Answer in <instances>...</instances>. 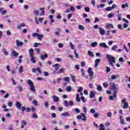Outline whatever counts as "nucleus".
<instances>
[{"instance_id":"nucleus-1","label":"nucleus","mask_w":130,"mask_h":130,"mask_svg":"<svg viewBox=\"0 0 130 130\" xmlns=\"http://www.w3.org/2000/svg\"><path fill=\"white\" fill-rule=\"evenodd\" d=\"M106 58L108 59V61L111 67H114V65L113 63H115V58H114L113 56L110 55L109 54H107Z\"/></svg>"},{"instance_id":"nucleus-28","label":"nucleus","mask_w":130,"mask_h":130,"mask_svg":"<svg viewBox=\"0 0 130 130\" xmlns=\"http://www.w3.org/2000/svg\"><path fill=\"white\" fill-rule=\"evenodd\" d=\"M128 7V4L127 3H125V4H123L121 6L122 9H125V8Z\"/></svg>"},{"instance_id":"nucleus-44","label":"nucleus","mask_w":130,"mask_h":130,"mask_svg":"<svg viewBox=\"0 0 130 130\" xmlns=\"http://www.w3.org/2000/svg\"><path fill=\"white\" fill-rule=\"evenodd\" d=\"M105 7V4H101V5H97V8L100 9V8H104Z\"/></svg>"},{"instance_id":"nucleus-15","label":"nucleus","mask_w":130,"mask_h":130,"mask_svg":"<svg viewBox=\"0 0 130 130\" xmlns=\"http://www.w3.org/2000/svg\"><path fill=\"white\" fill-rule=\"evenodd\" d=\"M100 61H101V60L99 58H98L96 59L94 61V67L95 68H97V67H98V64H99V62H100Z\"/></svg>"},{"instance_id":"nucleus-51","label":"nucleus","mask_w":130,"mask_h":130,"mask_svg":"<svg viewBox=\"0 0 130 130\" xmlns=\"http://www.w3.org/2000/svg\"><path fill=\"white\" fill-rule=\"evenodd\" d=\"M10 96V94L9 93H6L4 95V97L5 99H7V98H9Z\"/></svg>"},{"instance_id":"nucleus-34","label":"nucleus","mask_w":130,"mask_h":130,"mask_svg":"<svg viewBox=\"0 0 130 130\" xmlns=\"http://www.w3.org/2000/svg\"><path fill=\"white\" fill-rule=\"evenodd\" d=\"M12 54H13L14 56H15V57H17V56L19 55V53L17 52L16 51H13Z\"/></svg>"},{"instance_id":"nucleus-40","label":"nucleus","mask_w":130,"mask_h":130,"mask_svg":"<svg viewBox=\"0 0 130 130\" xmlns=\"http://www.w3.org/2000/svg\"><path fill=\"white\" fill-rule=\"evenodd\" d=\"M97 90L98 91H99L100 92H101V91H102V90H103L102 86H101V85H98Z\"/></svg>"},{"instance_id":"nucleus-57","label":"nucleus","mask_w":130,"mask_h":130,"mask_svg":"<svg viewBox=\"0 0 130 130\" xmlns=\"http://www.w3.org/2000/svg\"><path fill=\"white\" fill-rule=\"evenodd\" d=\"M48 106H49V104L48 103V102H46L45 103V107L46 108H48Z\"/></svg>"},{"instance_id":"nucleus-10","label":"nucleus","mask_w":130,"mask_h":130,"mask_svg":"<svg viewBox=\"0 0 130 130\" xmlns=\"http://www.w3.org/2000/svg\"><path fill=\"white\" fill-rule=\"evenodd\" d=\"M22 27H26V23L24 22L20 23L19 25L17 26V29L20 30Z\"/></svg>"},{"instance_id":"nucleus-60","label":"nucleus","mask_w":130,"mask_h":130,"mask_svg":"<svg viewBox=\"0 0 130 130\" xmlns=\"http://www.w3.org/2000/svg\"><path fill=\"white\" fill-rule=\"evenodd\" d=\"M21 124H24V125H27V122L26 121L22 120L21 121Z\"/></svg>"},{"instance_id":"nucleus-42","label":"nucleus","mask_w":130,"mask_h":130,"mask_svg":"<svg viewBox=\"0 0 130 130\" xmlns=\"http://www.w3.org/2000/svg\"><path fill=\"white\" fill-rule=\"evenodd\" d=\"M32 104H34V105H35L36 106H38V102L36 100H34L32 101Z\"/></svg>"},{"instance_id":"nucleus-32","label":"nucleus","mask_w":130,"mask_h":130,"mask_svg":"<svg viewBox=\"0 0 130 130\" xmlns=\"http://www.w3.org/2000/svg\"><path fill=\"white\" fill-rule=\"evenodd\" d=\"M117 17H118V21H121V18H122V14H118L117 15Z\"/></svg>"},{"instance_id":"nucleus-22","label":"nucleus","mask_w":130,"mask_h":130,"mask_svg":"<svg viewBox=\"0 0 130 130\" xmlns=\"http://www.w3.org/2000/svg\"><path fill=\"white\" fill-rule=\"evenodd\" d=\"M95 93L93 91L91 90L90 91V93L89 94V97L90 98H94L95 97Z\"/></svg>"},{"instance_id":"nucleus-58","label":"nucleus","mask_w":130,"mask_h":130,"mask_svg":"<svg viewBox=\"0 0 130 130\" xmlns=\"http://www.w3.org/2000/svg\"><path fill=\"white\" fill-rule=\"evenodd\" d=\"M123 47L124 48V49H125L126 52H129V51H128V50H127V48L126 47V46H125V45H123Z\"/></svg>"},{"instance_id":"nucleus-49","label":"nucleus","mask_w":130,"mask_h":130,"mask_svg":"<svg viewBox=\"0 0 130 130\" xmlns=\"http://www.w3.org/2000/svg\"><path fill=\"white\" fill-rule=\"evenodd\" d=\"M84 11L86 12V13H89V12H90V8H89V7H85L84 8Z\"/></svg>"},{"instance_id":"nucleus-54","label":"nucleus","mask_w":130,"mask_h":130,"mask_svg":"<svg viewBox=\"0 0 130 130\" xmlns=\"http://www.w3.org/2000/svg\"><path fill=\"white\" fill-rule=\"evenodd\" d=\"M103 85L104 88H107V87H108V84L106 82L104 83Z\"/></svg>"},{"instance_id":"nucleus-46","label":"nucleus","mask_w":130,"mask_h":130,"mask_svg":"<svg viewBox=\"0 0 130 130\" xmlns=\"http://www.w3.org/2000/svg\"><path fill=\"white\" fill-rule=\"evenodd\" d=\"M74 102L73 101H70L69 102V106H73Z\"/></svg>"},{"instance_id":"nucleus-18","label":"nucleus","mask_w":130,"mask_h":130,"mask_svg":"<svg viewBox=\"0 0 130 130\" xmlns=\"http://www.w3.org/2000/svg\"><path fill=\"white\" fill-rule=\"evenodd\" d=\"M29 54L30 55V56H34V50H33L32 48H30L29 51Z\"/></svg>"},{"instance_id":"nucleus-4","label":"nucleus","mask_w":130,"mask_h":130,"mask_svg":"<svg viewBox=\"0 0 130 130\" xmlns=\"http://www.w3.org/2000/svg\"><path fill=\"white\" fill-rule=\"evenodd\" d=\"M77 119L78 120L82 119L83 121H87V117L85 115L84 113H81L80 115L77 116Z\"/></svg>"},{"instance_id":"nucleus-43","label":"nucleus","mask_w":130,"mask_h":130,"mask_svg":"<svg viewBox=\"0 0 130 130\" xmlns=\"http://www.w3.org/2000/svg\"><path fill=\"white\" fill-rule=\"evenodd\" d=\"M64 82H69L70 78L69 77H66L63 79Z\"/></svg>"},{"instance_id":"nucleus-23","label":"nucleus","mask_w":130,"mask_h":130,"mask_svg":"<svg viewBox=\"0 0 130 130\" xmlns=\"http://www.w3.org/2000/svg\"><path fill=\"white\" fill-rule=\"evenodd\" d=\"M59 64L58 63L55 64L52 66V68H55V71H58V69H59Z\"/></svg>"},{"instance_id":"nucleus-39","label":"nucleus","mask_w":130,"mask_h":130,"mask_svg":"<svg viewBox=\"0 0 130 130\" xmlns=\"http://www.w3.org/2000/svg\"><path fill=\"white\" fill-rule=\"evenodd\" d=\"M33 13L34 16H38V15H39V11H38V10H35Z\"/></svg>"},{"instance_id":"nucleus-21","label":"nucleus","mask_w":130,"mask_h":130,"mask_svg":"<svg viewBox=\"0 0 130 130\" xmlns=\"http://www.w3.org/2000/svg\"><path fill=\"white\" fill-rule=\"evenodd\" d=\"M30 61L32 63H36V57L34 56H30Z\"/></svg>"},{"instance_id":"nucleus-35","label":"nucleus","mask_w":130,"mask_h":130,"mask_svg":"<svg viewBox=\"0 0 130 130\" xmlns=\"http://www.w3.org/2000/svg\"><path fill=\"white\" fill-rule=\"evenodd\" d=\"M63 104L64 106H66V107H69V102L68 101H64L63 103Z\"/></svg>"},{"instance_id":"nucleus-24","label":"nucleus","mask_w":130,"mask_h":130,"mask_svg":"<svg viewBox=\"0 0 130 130\" xmlns=\"http://www.w3.org/2000/svg\"><path fill=\"white\" fill-rule=\"evenodd\" d=\"M76 101L77 102H81V99H80V95L79 93H77L76 94Z\"/></svg>"},{"instance_id":"nucleus-16","label":"nucleus","mask_w":130,"mask_h":130,"mask_svg":"<svg viewBox=\"0 0 130 130\" xmlns=\"http://www.w3.org/2000/svg\"><path fill=\"white\" fill-rule=\"evenodd\" d=\"M16 43L18 47H19V46H23V43L22 42H20V40H17L16 41Z\"/></svg>"},{"instance_id":"nucleus-47","label":"nucleus","mask_w":130,"mask_h":130,"mask_svg":"<svg viewBox=\"0 0 130 130\" xmlns=\"http://www.w3.org/2000/svg\"><path fill=\"white\" fill-rule=\"evenodd\" d=\"M32 117V118H38V116H37V114L33 113Z\"/></svg>"},{"instance_id":"nucleus-31","label":"nucleus","mask_w":130,"mask_h":130,"mask_svg":"<svg viewBox=\"0 0 130 130\" xmlns=\"http://www.w3.org/2000/svg\"><path fill=\"white\" fill-rule=\"evenodd\" d=\"M128 107V103H127V102H125L123 104V108H124V109H126V108H127Z\"/></svg>"},{"instance_id":"nucleus-62","label":"nucleus","mask_w":130,"mask_h":130,"mask_svg":"<svg viewBox=\"0 0 130 130\" xmlns=\"http://www.w3.org/2000/svg\"><path fill=\"white\" fill-rule=\"evenodd\" d=\"M8 104L9 107H12V106H13V103H12V102H9Z\"/></svg>"},{"instance_id":"nucleus-14","label":"nucleus","mask_w":130,"mask_h":130,"mask_svg":"<svg viewBox=\"0 0 130 130\" xmlns=\"http://www.w3.org/2000/svg\"><path fill=\"white\" fill-rule=\"evenodd\" d=\"M99 32L101 35L103 36L104 34H105V30L103 29L102 27H99Z\"/></svg>"},{"instance_id":"nucleus-55","label":"nucleus","mask_w":130,"mask_h":130,"mask_svg":"<svg viewBox=\"0 0 130 130\" xmlns=\"http://www.w3.org/2000/svg\"><path fill=\"white\" fill-rule=\"evenodd\" d=\"M36 52L37 54H39V53H40V49L36 48Z\"/></svg>"},{"instance_id":"nucleus-38","label":"nucleus","mask_w":130,"mask_h":130,"mask_svg":"<svg viewBox=\"0 0 130 130\" xmlns=\"http://www.w3.org/2000/svg\"><path fill=\"white\" fill-rule=\"evenodd\" d=\"M66 90L67 92H71L72 91V87L71 86H68L66 87Z\"/></svg>"},{"instance_id":"nucleus-19","label":"nucleus","mask_w":130,"mask_h":130,"mask_svg":"<svg viewBox=\"0 0 130 130\" xmlns=\"http://www.w3.org/2000/svg\"><path fill=\"white\" fill-rule=\"evenodd\" d=\"M61 115L62 116H64V117H66V116L70 117V116H71V114H70V112H65L64 113H62L61 114Z\"/></svg>"},{"instance_id":"nucleus-5","label":"nucleus","mask_w":130,"mask_h":130,"mask_svg":"<svg viewBox=\"0 0 130 130\" xmlns=\"http://www.w3.org/2000/svg\"><path fill=\"white\" fill-rule=\"evenodd\" d=\"M87 73H88L89 76L90 77V80L93 79V76H94V72H93V69L92 68H89L87 70Z\"/></svg>"},{"instance_id":"nucleus-59","label":"nucleus","mask_w":130,"mask_h":130,"mask_svg":"<svg viewBox=\"0 0 130 130\" xmlns=\"http://www.w3.org/2000/svg\"><path fill=\"white\" fill-rule=\"evenodd\" d=\"M62 73H63V69H62V68L59 70V71L57 72V74H61Z\"/></svg>"},{"instance_id":"nucleus-64","label":"nucleus","mask_w":130,"mask_h":130,"mask_svg":"<svg viewBox=\"0 0 130 130\" xmlns=\"http://www.w3.org/2000/svg\"><path fill=\"white\" fill-rule=\"evenodd\" d=\"M113 15H114V14L110 13L108 15V17L110 19L111 18H112V17H113Z\"/></svg>"},{"instance_id":"nucleus-29","label":"nucleus","mask_w":130,"mask_h":130,"mask_svg":"<svg viewBox=\"0 0 130 130\" xmlns=\"http://www.w3.org/2000/svg\"><path fill=\"white\" fill-rule=\"evenodd\" d=\"M17 88L18 89L19 92L23 91V87L22 86H21V85H17Z\"/></svg>"},{"instance_id":"nucleus-2","label":"nucleus","mask_w":130,"mask_h":130,"mask_svg":"<svg viewBox=\"0 0 130 130\" xmlns=\"http://www.w3.org/2000/svg\"><path fill=\"white\" fill-rule=\"evenodd\" d=\"M27 84L30 87V91L35 93V92H36V89H35V87H34V83L31 80L28 79L27 80Z\"/></svg>"},{"instance_id":"nucleus-6","label":"nucleus","mask_w":130,"mask_h":130,"mask_svg":"<svg viewBox=\"0 0 130 130\" xmlns=\"http://www.w3.org/2000/svg\"><path fill=\"white\" fill-rule=\"evenodd\" d=\"M110 90H113V91H115V90H117L118 88L115 86V83L110 82Z\"/></svg>"},{"instance_id":"nucleus-30","label":"nucleus","mask_w":130,"mask_h":130,"mask_svg":"<svg viewBox=\"0 0 130 130\" xmlns=\"http://www.w3.org/2000/svg\"><path fill=\"white\" fill-rule=\"evenodd\" d=\"M70 77H71V79L74 83H76V82H77L76 80V77L75 76L71 75Z\"/></svg>"},{"instance_id":"nucleus-20","label":"nucleus","mask_w":130,"mask_h":130,"mask_svg":"<svg viewBox=\"0 0 130 130\" xmlns=\"http://www.w3.org/2000/svg\"><path fill=\"white\" fill-rule=\"evenodd\" d=\"M52 98L54 102H58L59 100V98H58V96H56V95H53Z\"/></svg>"},{"instance_id":"nucleus-41","label":"nucleus","mask_w":130,"mask_h":130,"mask_svg":"<svg viewBox=\"0 0 130 130\" xmlns=\"http://www.w3.org/2000/svg\"><path fill=\"white\" fill-rule=\"evenodd\" d=\"M114 91V93L113 94V97L114 98H116L117 95L116 94V93H117V90H113Z\"/></svg>"},{"instance_id":"nucleus-37","label":"nucleus","mask_w":130,"mask_h":130,"mask_svg":"<svg viewBox=\"0 0 130 130\" xmlns=\"http://www.w3.org/2000/svg\"><path fill=\"white\" fill-rule=\"evenodd\" d=\"M78 28L80 30H82V31H84V30H85V27L82 25H79Z\"/></svg>"},{"instance_id":"nucleus-8","label":"nucleus","mask_w":130,"mask_h":130,"mask_svg":"<svg viewBox=\"0 0 130 130\" xmlns=\"http://www.w3.org/2000/svg\"><path fill=\"white\" fill-rule=\"evenodd\" d=\"M15 106L17 109H21L22 108V104L20 102L15 103Z\"/></svg>"},{"instance_id":"nucleus-25","label":"nucleus","mask_w":130,"mask_h":130,"mask_svg":"<svg viewBox=\"0 0 130 130\" xmlns=\"http://www.w3.org/2000/svg\"><path fill=\"white\" fill-rule=\"evenodd\" d=\"M91 47H95L96 46H97V45H98V43H97V42H94L92 43L91 44Z\"/></svg>"},{"instance_id":"nucleus-50","label":"nucleus","mask_w":130,"mask_h":130,"mask_svg":"<svg viewBox=\"0 0 130 130\" xmlns=\"http://www.w3.org/2000/svg\"><path fill=\"white\" fill-rule=\"evenodd\" d=\"M81 73L82 75V76H83V77L85 76V70L83 69H81Z\"/></svg>"},{"instance_id":"nucleus-61","label":"nucleus","mask_w":130,"mask_h":130,"mask_svg":"<svg viewBox=\"0 0 130 130\" xmlns=\"http://www.w3.org/2000/svg\"><path fill=\"white\" fill-rule=\"evenodd\" d=\"M90 113L94 114L96 112V111H95V109H90Z\"/></svg>"},{"instance_id":"nucleus-36","label":"nucleus","mask_w":130,"mask_h":130,"mask_svg":"<svg viewBox=\"0 0 130 130\" xmlns=\"http://www.w3.org/2000/svg\"><path fill=\"white\" fill-rule=\"evenodd\" d=\"M100 130H105V127L104 126V124H101L100 125Z\"/></svg>"},{"instance_id":"nucleus-3","label":"nucleus","mask_w":130,"mask_h":130,"mask_svg":"<svg viewBox=\"0 0 130 130\" xmlns=\"http://www.w3.org/2000/svg\"><path fill=\"white\" fill-rule=\"evenodd\" d=\"M32 37H37L38 40H42V38L44 37V35L39 34L37 32H34L32 34Z\"/></svg>"},{"instance_id":"nucleus-48","label":"nucleus","mask_w":130,"mask_h":130,"mask_svg":"<svg viewBox=\"0 0 130 130\" xmlns=\"http://www.w3.org/2000/svg\"><path fill=\"white\" fill-rule=\"evenodd\" d=\"M23 66H20L18 70L19 73H22V72H23Z\"/></svg>"},{"instance_id":"nucleus-11","label":"nucleus","mask_w":130,"mask_h":130,"mask_svg":"<svg viewBox=\"0 0 130 130\" xmlns=\"http://www.w3.org/2000/svg\"><path fill=\"white\" fill-rule=\"evenodd\" d=\"M48 57V55L47 54H45L44 55H41L40 57V58L42 59V60H44L46 59Z\"/></svg>"},{"instance_id":"nucleus-12","label":"nucleus","mask_w":130,"mask_h":130,"mask_svg":"<svg viewBox=\"0 0 130 130\" xmlns=\"http://www.w3.org/2000/svg\"><path fill=\"white\" fill-rule=\"evenodd\" d=\"M0 12H1V15H6V14H7V10H5L4 8H0Z\"/></svg>"},{"instance_id":"nucleus-9","label":"nucleus","mask_w":130,"mask_h":130,"mask_svg":"<svg viewBox=\"0 0 130 130\" xmlns=\"http://www.w3.org/2000/svg\"><path fill=\"white\" fill-rule=\"evenodd\" d=\"M99 45L101 46V47H103V48H108V49H109V47L105 43H101L99 44Z\"/></svg>"},{"instance_id":"nucleus-26","label":"nucleus","mask_w":130,"mask_h":130,"mask_svg":"<svg viewBox=\"0 0 130 130\" xmlns=\"http://www.w3.org/2000/svg\"><path fill=\"white\" fill-rule=\"evenodd\" d=\"M87 54H88L89 56H91V57H93L94 56V54L90 50L88 51Z\"/></svg>"},{"instance_id":"nucleus-63","label":"nucleus","mask_w":130,"mask_h":130,"mask_svg":"<svg viewBox=\"0 0 130 130\" xmlns=\"http://www.w3.org/2000/svg\"><path fill=\"white\" fill-rule=\"evenodd\" d=\"M74 54H75L76 58H79V54H77V51H76V50H74Z\"/></svg>"},{"instance_id":"nucleus-7","label":"nucleus","mask_w":130,"mask_h":130,"mask_svg":"<svg viewBox=\"0 0 130 130\" xmlns=\"http://www.w3.org/2000/svg\"><path fill=\"white\" fill-rule=\"evenodd\" d=\"M117 6L115 4H113L112 7H108L106 8V11L109 12V11H112L113 9H115Z\"/></svg>"},{"instance_id":"nucleus-53","label":"nucleus","mask_w":130,"mask_h":130,"mask_svg":"<svg viewBox=\"0 0 130 130\" xmlns=\"http://www.w3.org/2000/svg\"><path fill=\"white\" fill-rule=\"evenodd\" d=\"M82 91H83V87H79V89H78V92H79V93H81Z\"/></svg>"},{"instance_id":"nucleus-33","label":"nucleus","mask_w":130,"mask_h":130,"mask_svg":"<svg viewBox=\"0 0 130 130\" xmlns=\"http://www.w3.org/2000/svg\"><path fill=\"white\" fill-rule=\"evenodd\" d=\"M117 48H118V47H117L116 45H114L111 49L113 51H116V50H117Z\"/></svg>"},{"instance_id":"nucleus-45","label":"nucleus","mask_w":130,"mask_h":130,"mask_svg":"<svg viewBox=\"0 0 130 130\" xmlns=\"http://www.w3.org/2000/svg\"><path fill=\"white\" fill-rule=\"evenodd\" d=\"M106 73H107V74H108V73H110V68H109L108 66L106 67Z\"/></svg>"},{"instance_id":"nucleus-27","label":"nucleus","mask_w":130,"mask_h":130,"mask_svg":"<svg viewBox=\"0 0 130 130\" xmlns=\"http://www.w3.org/2000/svg\"><path fill=\"white\" fill-rule=\"evenodd\" d=\"M120 121L121 124H125V123H124V120L122 119V116H120Z\"/></svg>"},{"instance_id":"nucleus-13","label":"nucleus","mask_w":130,"mask_h":130,"mask_svg":"<svg viewBox=\"0 0 130 130\" xmlns=\"http://www.w3.org/2000/svg\"><path fill=\"white\" fill-rule=\"evenodd\" d=\"M105 27L106 29H109V28H111L112 29H114V26H113V24L111 23L107 24Z\"/></svg>"},{"instance_id":"nucleus-56","label":"nucleus","mask_w":130,"mask_h":130,"mask_svg":"<svg viewBox=\"0 0 130 130\" xmlns=\"http://www.w3.org/2000/svg\"><path fill=\"white\" fill-rule=\"evenodd\" d=\"M74 110L76 112V113H80V112H81V111L80 110V109L78 108L74 109Z\"/></svg>"},{"instance_id":"nucleus-52","label":"nucleus","mask_w":130,"mask_h":130,"mask_svg":"<svg viewBox=\"0 0 130 130\" xmlns=\"http://www.w3.org/2000/svg\"><path fill=\"white\" fill-rule=\"evenodd\" d=\"M81 99L82 100V101L83 102V103H86V100H85V97L82 96L81 97Z\"/></svg>"},{"instance_id":"nucleus-17","label":"nucleus","mask_w":130,"mask_h":130,"mask_svg":"<svg viewBox=\"0 0 130 130\" xmlns=\"http://www.w3.org/2000/svg\"><path fill=\"white\" fill-rule=\"evenodd\" d=\"M2 52L5 54V55H9V52L7 51V49L5 48H3L2 49Z\"/></svg>"}]
</instances>
